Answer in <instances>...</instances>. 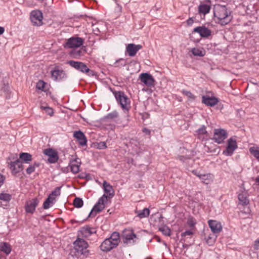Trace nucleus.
Segmentation results:
<instances>
[{
  "label": "nucleus",
  "mask_w": 259,
  "mask_h": 259,
  "mask_svg": "<svg viewBox=\"0 0 259 259\" xmlns=\"http://www.w3.org/2000/svg\"><path fill=\"white\" fill-rule=\"evenodd\" d=\"M143 132L145 133L147 135H150V131L146 128H144L143 130Z\"/></svg>",
  "instance_id": "nucleus-55"
},
{
  "label": "nucleus",
  "mask_w": 259,
  "mask_h": 259,
  "mask_svg": "<svg viewBox=\"0 0 259 259\" xmlns=\"http://www.w3.org/2000/svg\"><path fill=\"white\" fill-rule=\"evenodd\" d=\"M73 244L74 249L77 252L85 256L88 255L89 251L87 249L88 247V244L85 240L78 236Z\"/></svg>",
  "instance_id": "nucleus-5"
},
{
  "label": "nucleus",
  "mask_w": 259,
  "mask_h": 259,
  "mask_svg": "<svg viewBox=\"0 0 259 259\" xmlns=\"http://www.w3.org/2000/svg\"><path fill=\"white\" fill-rule=\"evenodd\" d=\"M193 20L192 18H190L187 21V23L188 25H191L193 23Z\"/></svg>",
  "instance_id": "nucleus-53"
},
{
  "label": "nucleus",
  "mask_w": 259,
  "mask_h": 259,
  "mask_svg": "<svg viewBox=\"0 0 259 259\" xmlns=\"http://www.w3.org/2000/svg\"><path fill=\"white\" fill-rule=\"evenodd\" d=\"M5 180V176L0 174V187L3 185Z\"/></svg>",
  "instance_id": "nucleus-51"
},
{
  "label": "nucleus",
  "mask_w": 259,
  "mask_h": 259,
  "mask_svg": "<svg viewBox=\"0 0 259 259\" xmlns=\"http://www.w3.org/2000/svg\"><path fill=\"white\" fill-rule=\"evenodd\" d=\"M40 108L41 109L45 110L46 113L50 116H52L54 113L53 109L49 106L41 105L40 106Z\"/></svg>",
  "instance_id": "nucleus-35"
},
{
  "label": "nucleus",
  "mask_w": 259,
  "mask_h": 259,
  "mask_svg": "<svg viewBox=\"0 0 259 259\" xmlns=\"http://www.w3.org/2000/svg\"><path fill=\"white\" fill-rule=\"evenodd\" d=\"M249 151L259 161V150H256L254 147H251L249 149Z\"/></svg>",
  "instance_id": "nucleus-41"
},
{
  "label": "nucleus",
  "mask_w": 259,
  "mask_h": 259,
  "mask_svg": "<svg viewBox=\"0 0 259 259\" xmlns=\"http://www.w3.org/2000/svg\"><path fill=\"white\" fill-rule=\"evenodd\" d=\"M182 94L186 96L189 101H192L195 100L196 97L194 96L191 92L186 91V90H182Z\"/></svg>",
  "instance_id": "nucleus-31"
},
{
  "label": "nucleus",
  "mask_w": 259,
  "mask_h": 259,
  "mask_svg": "<svg viewBox=\"0 0 259 259\" xmlns=\"http://www.w3.org/2000/svg\"><path fill=\"white\" fill-rule=\"evenodd\" d=\"M227 136L225 130L221 128L214 129L213 140L218 144H221L227 138Z\"/></svg>",
  "instance_id": "nucleus-9"
},
{
  "label": "nucleus",
  "mask_w": 259,
  "mask_h": 259,
  "mask_svg": "<svg viewBox=\"0 0 259 259\" xmlns=\"http://www.w3.org/2000/svg\"><path fill=\"white\" fill-rule=\"evenodd\" d=\"M126 65V61L124 59H119L114 63V66L116 67H121L125 66Z\"/></svg>",
  "instance_id": "nucleus-33"
},
{
  "label": "nucleus",
  "mask_w": 259,
  "mask_h": 259,
  "mask_svg": "<svg viewBox=\"0 0 259 259\" xmlns=\"http://www.w3.org/2000/svg\"><path fill=\"white\" fill-rule=\"evenodd\" d=\"M238 200L240 203L243 205H247L249 203L247 195L245 192H242L238 195Z\"/></svg>",
  "instance_id": "nucleus-27"
},
{
  "label": "nucleus",
  "mask_w": 259,
  "mask_h": 259,
  "mask_svg": "<svg viewBox=\"0 0 259 259\" xmlns=\"http://www.w3.org/2000/svg\"><path fill=\"white\" fill-rule=\"evenodd\" d=\"M39 201L37 198H33L26 202L25 211L27 213H33L38 204Z\"/></svg>",
  "instance_id": "nucleus-14"
},
{
  "label": "nucleus",
  "mask_w": 259,
  "mask_h": 259,
  "mask_svg": "<svg viewBox=\"0 0 259 259\" xmlns=\"http://www.w3.org/2000/svg\"><path fill=\"white\" fill-rule=\"evenodd\" d=\"M117 6L118 10L120 12H121V10H122V7L120 5H119V4H117Z\"/></svg>",
  "instance_id": "nucleus-58"
},
{
  "label": "nucleus",
  "mask_w": 259,
  "mask_h": 259,
  "mask_svg": "<svg viewBox=\"0 0 259 259\" xmlns=\"http://www.w3.org/2000/svg\"><path fill=\"white\" fill-rule=\"evenodd\" d=\"M118 113L116 111H114L107 115L106 118L107 119H113L117 118Z\"/></svg>",
  "instance_id": "nucleus-40"
},
{
  "label": "nucleus",
  "mask_w": 259,
  "mask_h": 259,
  "mask_svg": "<svg viewBox=\"0 0 259 259\" xmlns=\"http://www.w3.org/2000/svg\"><path fill=\"white\" fill-rule=\"evenodd\" d=\"M187 224L191 229H194L196 224V221L193 218L189 217L187 220Z\"/></svg>",
  "instance_id": "nucleus-34"
},
{
  "label": "nucleus",
  "mask_w": 259,
  "mask_h": 259,
  "mask_svg": "<svg viewBox=\"0 0 259 259\" xmlns=\"http://www.w3.org/2000/svg\"><path fill=\"white\" fill-rule=\"evenodd\" d=\"M254 248L256 250L259 249V238L254 241Z\"/></svg>",
  "instance_id": "nucleus-50"
},
{
  "label": "nucleus",
  "mask_w": 259,
  "mask_h": 259,
  "mask_svg": "<svg viewBox=\"0 0 259 259\" xmlns=\"http://www.w3.org/2000/svg\"><path fill=\"white\" fill-rule=\"evenodd\" d=\"M46 85V83L42 80H39L36 84V88L38 90L43 91Z\"/></svg>",
  "instance_id": "nucleus-43"
},
{
  "label": "nucleus",
  "mask_w": 259,
  "mask_h": 259,
  "mask_svg": "<svg viewBox=\"0 0 259 259\" xmlns=\"http://www.w3.org/2000/svg\"><path fill=\"white\" fill-rule=\"evenodd\" d=\"M103 187L105 194L100 197L97 203L94 206L90 212L89 217L91 216H95L97 212H99L103 210L105 208V203L107 200V197H113L114 195V191L112 186L106 181L103 183Z\"/></svg>",
  "instance_id": "nucleus-1"
},
{
  "label": "nucleus",
  "mask_w": 259,
  "mask_h": 259,
  "mask_svg": "<svg viewBox=\"0 0 259 259\" xmlns=\"http://www.w3.org/2000/svg\"><path fill=\"white\" fill-rule=\"evenodd\" d=\"M53 204V203H52L49 199H47L43 204V207L44 209H47L49 208Z\"/></svg>",
  "instance_id": "nucleus-45"
},
{
  "label": "nucleus",
  "mask_w": 259,
  "mask_h": 259,
  "mask_svg": "<svg viewBox=\"0 0 259 259\" xmlns=\"http://www.w3.org/2000/svg\"><path fill=\"white\" fill-rule=\"evenodd\" d=\"M5 32V28L2 26H0V35L3 34Z\"/></svg>",
  "instance_id": "nucleus-57"
},
{
  "label": "nucleus",
  "mask_w": 259,
  "mask_h": 259,
  "mask_svg": "<svg viewBox=\"0 0 259 259\" xmlns=\"http://www.w3.org/2000/svg\"><path fill=\"white\" fill-rule=\"evenodd\" d=\"M159 230L165 236H169L171 231L170 229L166 226H163L159 228Z\"/></svg>",
  "instance_id": "nucleus-32"
},
{
  "label": "nucleus",
  "mask_w": 259,
  "mask_h": 259,
  "mask_svg": "<svg viewBox=\"0 0 259 259\" xmlns=\"http://www.w3.org/2000/svg\"><path fill=\"white\" fill-rule=\"evenodd\" d=\"M67 64L82 73L89 75H93V71L83 62L70 60L68 61Z\"/></svg>",
  "instance_id": "nucleus-6"
},
{
  "label": "nucleus",
  "mask_w": 259,
  "mask_h": 259,
  "mask_svg": "<svg viewBox=\"0 0 259 259\" xmlns=\"http://www.w3.org/2000/svg\"><path fill=\"white\" fill-rule=\"evenodd\" d=\"M210 10V5L206 4H201L198 7V12L200 14L205 15L208 13Z\"/></svg>",
  "instance_id": "nucleus-26"
},
{
  "label": "nucleus",
  "mask_w": 259,
  "mask_h": 259,
  "mask_svg": "<svg viewBox=\"0 0 259 259\" xmlns=\"http://www.w3.org/2000/svg\"><path fill=\"white\" fill-rule=\"evenodd\" d=\"M123 241L124 243H133L136 241V235L131 229H125L122 233Z\"/></svg>",
  "instance_id": "nucleus-11"
},
{
  "label": "nucleus",
  "mask_w": 259,
  "mask_h": 259,
  "mask_svg": "<svg viewBox=\"0 0 259 259\" xmlns=\"http://www.w3.org/2000/svg\"><path fill=\"white\" fill-rule=\"evenodd\" d=\"M115 97L122 109L125 111H128L130 108L131 101L125 94L122 92H118L115 93Z\"/></svg>",
  "instance_id": "nucleus-4"
},
{
  "label": "nucleus",
  "mask_w": 259,
  "mask_h": 259,
  "mask_svg": "<svg viewBox=\"0 0 259 259\" xmlns=\"http://www.w3.org/2000/svg\"><path fill=\"white\" fill-rule=\"evenodd\" d=\"M52 196L55 198L60 195V189L59 187H57L54 191H52L50 194Z\"/></svg>",
  "instance_id": "nucleus-44"
},
{
  "label": "nucleus",
  "mask_w": 259,
  "mask_h": 259,
  "mask_svg": "<svg viewBox=\"0 0 259 259\" xmlns=\"http://www.w3.org/2000/svg\"><path fill=\"white\" fill-rule=\"evenodd\" d=\"M192 229L190 230H187L182 233L181 235L182 237H185L187 235L190 236L193 234V232L192 231Z\"/></svg>",
  "instance_id": "nucleus-47"
},
{
  "label": "nucleus",
  "mask_w": 259,
  "mask_h": 259,
  "mask_svg": "<svg viewBox=\"0 0 259 259\" xmlns=\"http://www.w3.org/2000/svg\"><path fill=\"white\" fill-rule=\"evenodd\" d=\"M20 159L25 163H29L32 160V155L28 153H22L20 154Z\"/></svg>",
  "instance_id": "nucleus-30"
},
{
  "label": "nucleus",
  "mask_w": 259,
  "mask_h": 259,
  "mask_svg": "<svg viewBox=\"0 0 259 259\" xmlns=\"http://www.w3.org/2000/svg\"><path fill=\"white\" fill-rule=\"evenodd\" d=\"M142 48V47L140 45L130 44L126 46V51L130 56L133 57L136 55L137 52Z\"/></svg>",
  "instance_id": "nucleus-17"
},
{
  "label": "nucleus",
  "mask_w": 259,
  "mask_h": 259,
  "mask_svg": "<svg viewBox=\"0 0 259 259\" xmlns=\"http://www.w3.org/2000/svg\"><path fill=\"white\" fill-rule=\"evenodd\" d=\"M195 135L198 139L203 141L207 138V132L206 130V127L204 125L201 126L195 132Z\"/></svg>",
  "instance_id": "nucleus-23"
},
{
  "label": "nucleus",
  "mask_w": 259,
  "mask_h": 259,
  "mask_svg": "<svg viewBox=\"0 0 259 259\" xmlns=\"http://www.w3.org/2000/svg\"><path fill=\"white\" fill-rule=\"evenodd\" d=\"M11 245L7 242H0V251L8 255L11 251Z\"/></svg>",
  "instance_id": "nucleus-24"
},
{
  "label": "nucleus",
  "mask_w": 259,
  "mask_h": 259,
  "mask_svg": "<svg viewBox=\"0 0 259 259\" xmlns=\"http://www.w3.org/2000/svg\"><path fill=\"white\" fill-rule=\"evenodd\" d=\"M213 14L218 23L222 25L228 24L233 18L231 10L225 5H215Z\"/></svg>",
  "instance_id": "nucleus-2"
},
{
  "label": "nucleus",
  "mask_w": 259,
  "mask_h": 259,
  "mask_svg": "<svg viewBox=\"0 0 259 259\" xmlns=\"http://www.w3.org/2000/svg\"><path fill=\"white\" fill-rule=\"evenodd\" d=\"M83 201L80 198H75L73 201V205L75 207L80 208L83 205Z\"/></svg>",
  "instance_id": "nucleus-36"
},
{
  "label": "nucleus",
  "mask_w": 259,
  "mask_h": 259,
  "mask_svg": "<svg viewBox=\"0 0 259 259\" xmlns=\"http://www.w3.org/2000/svg\"><path fill=\"white\" fill-rule=\"evenodd\" d=\"M208 224L213 233H219L222 231V227L220 222L215 220H209Z\"/></svg>",
  "instance_id": "nucleus-18"
},
{
  "label": "nucleus",
  "mask_w": 259,
  "mask_h": 259,
  "mask_svg": "<svg viewBox=\"0 0 259 259\" xmlns=\"http://www.w3.org/2000/svg\"><path fill=\"white\" fill-rule=\"evenodd\" d=\"M80 164L81 161L80 159L78 158L71 159L69 163L71 172L73 174L78 173L79 171Z\"/></svg>",
  "instance_id": "nucleus-16"
},
{
  "label": "nucleus",
  "mask_w": 259,
  "mask_h": 259,
  "mask_svg": "<svg viewBox=\"0 0 259 259\" xmlns=\"http://www.w3.org/2000/svg\"><path fill=\"white\" fill-rule=\"evenodd\" d=\"M192 54L197 57H203L205 56L206 52L202 48H194L191 51Z\"/></svg>",
  "instance_id": "nucleus-25"
},
{
  "label": "nucleus",
  "mask_w": 259,
  "mask_h": 259,
  "mask_svg": "<svg viewBox=\"0 0 259 259\" xmlns=\"http://www.w3.org/2000/svg\"><path fill=\"white\" fill-rule=\"evenodd\" d=\"M47 199H49V200H50L51 201L52 203H53V204L54 203L55 201V198L53 197L51 195H50L48 196Z\"/></svg>",
  "instance_id": "nucleus-52"
},
{
  "label": "nucleus",
  "mask_w": 259,
  "mask_h": 259,
  "mask_svg": "<svg viewBox=\"0 0 259 259\" xmlns=\"http://www.w3.org/2000/svg\"><path fill=\"white\" fill-rule=\"evenodd\" d=\"M140 80L147 87H152L154 85V79L152 76L148 73H141L139 77Z\"/></svg>",
  "instance_id": "nucleus-13"
},
{
  "label": "nucleus",
  "mask_w": 259,
  "mask_h": 259,
  "mask_svg": "<svg viewBox=\"0 0 259 259\" xmlns=\"http://www.w3.org/2000/svg\"><path fill=\"white\" fill-rule=\"evenodd\" d=\"M58 160V156L57 154L55 155H52V156L49 157L48 161L50 163H54L56 162Z\"/></svg>",
  "instance_id": "nucleus-42"
},
{
  "label": "nucleus",
  "mask_w": 259,
  "mask_h": 259,
  "mask_svg": "<svg viewBox=\"0 0 259 259\" xmlns=\"http://www.w3.org/2000/svg\"><path fill=\"white\" fill-rule=\"evenodd\" d=\"M30 18L34 25L40 26L42 24V13L39 10H33L30 13Z\"/></svg>",
  "instance_id": "nucleus-8"
},
{
  "label": "nucleus",
  "mask_w": 259,
  "mask_h": 259,
  "mask_svg": "<svg viewBox=\"0 0 259 259\" xmlns=\"http://www.w3.org/2000/svg\"><path fill=\"white\" fill-rule=\"evenodd\" d=\"M255 181L259 185V176L255 179Z\"/></svg>",
  "instance_id": "nucleus-59"
},
{
  "label": "nucleus",
  "mask_w": 259,
  "mask_h": 259,
  "mask_svg": "<svg viewBox=\"0 0 259 259\" xmlns=\"http://www.w3.org/2000/svg\"><path fill=\"white\" fill-rule=\"evenodd\" d=\"M120 242L119 233L113 232L111 236L106 239L101 244L100 248L103 251H109L116 247Z\"/></svg>",
  "instance_id": "nucleus-3"
},
{
  "label": "nucleus",
  "mask_w": 259,
  "mask_h": 259,
  "mask_svg": "<svg viewBox=\"0 0 259 259\" xmlns=\"http://www.w3.org/2000/svg\"><path fill=\"white\" fill-rule=\"evenodd\" d=\"M52 78L55 80H59L66 77V74L63 70L55 69L51 71Z\"/></svg>",
  "instance_id": "nucleus-21"
},
{
  "label": "nucleus",
  "mask_w": 259,
  "mask_h": 259,
  "mask_svg": "<svg viewBox=\"0 0 259 259\" xmlns=\"http://www.w3.org/2000/svg\"><path fill=\"white\" fill-rule=\"evenodd\" d=\"M178 159L180 161H184L186 159V157L184 156H179Z\"/></svg>",
  "instance_id": "nucleus-54"
},
{
  "label": "nucleus",
  "mask_w": 259,
  "mask_h": 259,
  "mask_svg": "<svg viewBox=\"0 0 259 259\" xmlns=\"http://www.w3.org/2000/svg\"><path fill=\"white\" fill-rule=\"evenodd\" d=\"M206 241L207 243L209 245H211L214 242L215 238L210 236H208L206 238Z\"/></svg>",
  "instance_id": "nucleus-46"
},
{
  "label": "nucleus",
  "mask_w": 259,
  "mask_h": 259,
  "mask_svg": "<svg viewBox=\"0 0 259 259\" xmlns=\"http://www.w3.org/2000/svg\"><path fill=\"white\" fill-rule=\"evenodd\" d=\"M193 32L198 33L202 37H207L211 34V31L204 26L197 27L194 29Z\"/></svg>",
  "instance_id": "nucleus-20"
},
{
  "label": "nucleus",
  "mask_w": 259,
  "mask_h": 259,
  "mask_svg": "<svg viewBox=\"0 0 259 259\" xmlns=\"http://www.w3.org/2000/svg\"><path fill=\"white\" fill-rule=\"evenodd\" d=\"M73 136L77 139L80 145L83 146L87 145V139L82 132L80 131L74 132Z\"/></svg>",
  "instance_id": "nucleus-19"
},
{
  "label": "nucleus",
  "mask_w": 259,
  "mask_h": 259,
  "mask_svg": "<svg viewBox=\"0 0 259 259\" xmlns=\"http://www.w3.org/2000/svg\"><path fill=\"white\" fill-rule=\"evenodd\" d=\"M96 233V230L95 228L87 225L81 228L78 231V236L83 238H88Z\"/></svg>",
  "instance_id": "nucleus-12"
},
{
  "label": "nucleus",
  "mask_w": 259,
  "mask_h": 259,
  "mask_svg": "<svg viewBox=\"0 0 259 259\" xmlns=\"http://www.w3.org/2000/svg\"><path fill=\"white\" fill-rule=\"evenodd\" d=\"M218 102V99L214 97H210L208 96H202V103L207 106L212 107L217 105Z\"/></svg>",
  "instance_id": "nucleus-22"
},
{
  "label": "nucleus",
  "mask_w": 259,
  "mask_h": 259,
  "mask_svg": "<svg viewBox=\"0 0 259 259\" xmlns=\"http://www.w3.org/2000/svg\"><path fill=\"white\" fill-rule=\"evenodd\" d=\"M10 169L14 174H16L23 170L22 162L19 159L10 163Z\"/></svg>",
  "instance_id": "nucleus-15"
},
{
  "label": "nucleus",
  "mask_w": 259,
  "mask_h": 259,
  "mask_svg": "<svg viewBox=\"0 0 259 259\" xmlns=\"http://www.w3.org/2000/svg\"><path fill=\"white\" fill-rule=\"evenodd\" d=\"M83 39L78 37H72L67 39L64 47L67 48H78L82 45Z\"/></svg>",
  "instance_id": "nucleus-10"
},
{
  "label": "nucleus",
  "mask_w": 259,
  "mask_h": 259,
  "mask_svg": "<svg viewBox=\"0 0 259 259\" xmlns=\"http://www.w3.org/2000/svg\"><path fill=\"white\" fill-rule=\"evenodd\" d=\"M193 174H194L195 175H196L197 177L199 178L200 176H201L202 174H200L199 172H197L196 170H193L192 171Z\"/></svg>",
  "instance_id": "nucleus-56"
},
{
  "label": "nucleus",
  "mask_w": 259,
  "mask_h": 259,
  "mask_svg": "<svg viewBox=\"0 0 259 259\" xmlns=\"http://www.w3.org/2000/svg\"><path fill=\"white\" fill-rule=\"evenodd\" d=\"M136 213L137 217L142 219L148 217L149 214L150 210L148 208H145L143 210H136Z\"/></svg>",
  "instance_id": "nucleus-29"
},
{
  "label": "nucleus",
  "mask_w": 259,
  "mask_h": 259,
  "mask_svg": "<svg viewBox=\"0 0 259 259\" xmlns=\"http://www.w3.org/2000/svg\"><path fill=\"white\" fill-rule=\"evenodd\" d=\"M81 53H82V52L80 50H78L77 51H74V52H72V55L73 56V57L74 58H77L78 56L81 55Z\"/></svg>",
  "instance_id": "nucleus-49"
},
{
  "label": "nucleus",
  "mask_w": 259,
  "mask_h": 259,
  "mask_svg": "<svg viewBox=\"0 0 259 259\" xmlns=\"http://www.w3.org/2000/svg\"><path fill=\"white\" fill-rule=\"evenodd\" d=\"M107 147L106 143L104 142H101L98 144V148L100 149H105Z\"/></svg>",
  "instance_id": "nucleus-48"
},
{
  "label": "nucleus",
  "mask_w": 259,
  "mask_h": 259,
  "mask_svg": "<svg viewBox=\"0 0 259 259\" xmlns=\"http://www.w3.org/2000/svg\"><path fill=\"white\" fill-rule=\"evenodd\" d=\"M11 199V196L7 193H1L0 194V200H4L5 201H9Z\"/></svg>",
  "instance_id": "nucleus-39"
},
{
  "label": "nucleus",
  "mask_w": 259,
  "mask_h": 259,
  "mask_svg": "<svg viewBox=\"0 0 259 259\" xmlns=\"http://www.w3.org/2000/svg\"><path fill=\"white\" fill-rule=\"evenodd\" d=\"M199 179L203 183L208 184L212 181V176L210 174H202Z\"/></svg>",
  "instance_id": "nucleus-28"
},
{
  "label": "nucleus",
  "mask_w": 259,
  "mask_h": 259,
  "mask_svg": "<svg viewBox=\"0 0 259 259\" xmlns=\"http://www.w3.org/2000/svg\"><path fill=\"white\" fill-rule=\"evenodd\" d=\"M238 147L236 140L234 137H231L227 141L226 148L223 151V154L227 156H231L235 149Z\"/></svg>",
  "instance_id": "nucleus-7"
},
{
  "label": "nucleus",
  "mask_w": 259,
  "mask_h": 259,
  "mask_svg": "<svg viewBox=\"0 0 259 259\" xmlns=\"http://www.w3.org/2000/svg\"><path fill=\"white\" fill-rule=\"evenodd\" d=\"M39 165V163H35L33 165H30L29 167L26 169V172L28 174H31L33 171H34L35 167H38Z\"/></svg>",
  "instance_id": "nucleus-37"
},
{
  "label": "nucleus",
  "mask_w": 259,
  "mask_h": 259,
  "mask_svg": "<svg viewBox=\"0 0 259 259\" xmlns=\"http://www.w3.org/2000/svg\"><path fill=\"white\" fill-rule=\"evenodd\" d=\"M44 153L49 157L57 154V152L55 150L51 148L45 149L44 151Z\"/></svg>",
  "instance_id": "nucleus-38"
}]
</instances>
